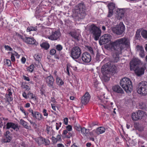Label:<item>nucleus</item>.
Masks as SVG:
<instances>
[{
  "mask_svg": "<svg viewBox=\"0 0 147 147\" xmlns=\"http://www.w3.org/2000/svg\"><path fill=\"white\" fill-rule=\"evenodd\" d=\"M130 41L129 38L124 37L116 40L113 42H111L108 45V48L112 51H114L113 53V60L117 63L119 59V54H121L122 51L125 47L129 48L130 47Z\"/></svg>",
  "mask_w": 147,
  "mask_h": 147,
  "instance_id": "f257e3e1",
  "label": "nucleus"
},
{
  "mask_svg": "<svg viewBox=\"0 0 147 147\" xmlns=\"http://www.w3.org/2000/svg\"><path fill=\"white\" fill-rule=\"evenodd\" d=\"M101 71L102 74V80L105 82L109 80L110 75H113L118 71L115 65L111 64L110 62L106 63L102 66Z\"/></svg>",
  "mask_w": 147,
  "mask_h": 147,
  "instance_id": "f03ea898",
  "label": "nucleus"
},
{
  "mask_svg": "<svg viewBox=\"0 0 147 147\" xmlns=\"http://www.w3.org/2000/svg\"><path fill=\"white\" fill-rule=\"evenodd\" d=\"M86 7L83 2L80 3L74 7L73 13L74 16L78 18V20L84 19L86 15Z\"/></svg>",
  "mask_w": 147,
  "mask_h": 147,
  "instance_id": "7ed1b4c3",
  "label": "nucleus"
},
{
  "mask_svg": "<svg viewBox=\"0 0 147 147\" xmlns=\"http://www.w3.org/2000/svg\"><path fill=\"white\" fill-rule=\"evenodd\" d=\"M120 85L126 92H131L132 89V82L130 79L124 77L121 79L120 82Z\"/></svg>",
  "mask_w": 147,
  "mask_h": 147,
  "instance_id": "20e7f679",
  "label": "nucleus"
},
{
  "mask_svg": "<svg viewBox=\"0 0 147 147\" xmlns=\"http://www.w3.org/2000/svg\"><path fill=\"white\" fill-rule=\"evenodd\" d=\"M89 30L94 39L96 40H98L101 33L100 28L93 24L90 26Z\"/></svg>",
  "mask_w": 147,
  "mask_h": 147,
  "instance_id": "39448f33",
  "label": "nucleus"
},
{
  "mask_svg": "<svg viewBox=\"0 0 147 147\" xmlns=\"http://www.w3.org/2000/svg\"><path fill=\"white\" fill-rule=\"evenodd\" d=\"M137 92L141 95L147 94V82L143 81L137 85Z\"/></svg>",
  "mask_w": 147,
  "mask_h": 147,
  "instance_id": "423d86ee",
  "label": "nucleus"
},
{
  "mask_svg": "<svg viewBox=\"0 0 147 147\" xmlns=\"http://www.w3.org/2000/svg\"><path fill=\"white\" fill-rule=\"evenodd\" d=\"M125 30V26L121 22L115 26L111 28V30L113 32L118 35H121L124 33Z\"/></svg>",
  "mask_w": 147,
  "mask_h": 147,
  "instance_id": "0eeeda50",
  "label": "nucleus"
},
{
  "mask_svg": "<svg viewBox=\"0 0 147 147\" xmlns=\"http://www.w3.org/2000/svg\"><path fill=\"white\" fill-rule=\"evenodd\" d=\"M81 53L80 48L78 46H75L72 49L71 53V57L74 59H76L80 57Z\"/></svg>",
  "mask_w": 147,
  "mask_h": 147,
  "instance_id": "6e6552de",
  "label": "nucleus"
},
{
  "mask_svg": "<svg viewBox=\"0 0 147 147\" xmlns=\"http://www.w3.org/2000/svg\"><path fill=\"white\" fill-rule=\"evenodd\" d=\"M112 36L110 34H105L100 38L99 43L100 45L105 44L111 41Z\"/></svg>",
  "mask_w": 147,
  "mask_h": 147,
  "instance_id": "1a4fd4ad",
  "label": "nucleus"
},
{
  "mask_svg": "<svg viewBox=\"0 0 147 147\" xmlns=\"http://www.w3.org/2000/svg\"><path fill=\"white\" fill-rule=\"evenodd\" d=\"M141 64V61L138 58H134L130 63V69L132 70L135 68L139 67V65Z\"/></svg>",
  "mask_w": 147,
  "mask_h": 147,
  "instance_id": "9d476101",
  "label": "nucleus"
},
{
  "mask_svg": "<svg viewBox=\"0 0 147 147\" xmlns=\"http://www.w3.org/2000/svg\"><path fill=\"white\" fill-rule=\"evenodd\" d=\"M35 141L39 146L44 144L46 146L49 145L50 142L48 139H45L42 137H39L35 139Z\"/></svg>",
  "mask_w": 147,
  "mask_h": 147,
  "instance_id": "9b49d317",
  "label": "nucleus"
},
{
  "mask_svg": "<svg viewBox=\"0 0 147 147\" xmlns=\"http://www.w3.org/2000/svg\"><path fill=\"white\" fill-rule=\"evenodd\" d=\"M61 34L59 31L56 30L54 32H52L50 36H47L48 38L50 40H59Z\"/></svg>",
  "mask_w": 147,
  "mask_h": 147,
  "instance_id": "f8f14e48",
  "label": "nucleus"
},
{
  "mask_svg": "<svg viewBox=\"0 0 147 147\" xmlns=\"http://www.w3.org/2000/svg\"><path fill=\"white\" fill-rule=\"evenodd\" d=\"M144 116V113L143 111L140 110H138L137 112L132 113L131 118L133 120L137 121L141 119Z\"/></svg>",
  "mask_w": 147,
  "mask_h": 147,
  "instance_id": "ddd939ff",
  "label": "nucleus"
},
{
  "mask_svg": "<svg viewBox=\"0 0 147 147\" xmlns=\"http://www.w3.org/2000/svg\"><path fill=\"white\" fill-rule=\"evenodd\" d=\"M47 85L50 88H54L53 85L54 78L51 75L45 78Z\"/></svg>",
  "mask_w": 147,
  "mask_h": 147,
  "instance_id": "4468645a",
  "label": "nucleus"
},
{
  "mask_svg": "<svg viewBox=\"0 0 147 147\" xmlns=\"http://www.w3.org/2000/svg\"><path fill=\"white\" fill-rule=\"evenodd\" d=\"M81 58L82 61L85 63H89L92 59L90 55L87 52H84L82 54Z\"/></svg>",
  "mask_w": 147,
  "mask_h": 147,
  "instance_id": "2eb2a0df",
  "label": "nucleus"
},
{
  "mask_svg": "<svg viewBox=\"0 0 147 147\" xmlns=\"http://www.w3.org/2000/svg\"><path fill=\"white\" fill-rule=\"evenodd\" d=\"M109 9L108 14L107 17H111L113 14V12L115 9V5L113 3H109L107 5Z\"/></svg>",
  "mask_w": 147,
  "mask_h": 147,
  "instance_id": "dca6fc26",
  "label": "nucleus"
},
{
  "mask_svg": "<svg viewBox=\"0 0 147 147\" xmlns=\"http://www.w3.org/2000/svg\"><path fill=\"white\" fill-rule=\"evenodd\" d=\"M12 134L9 131H7L4 134V136L3 141L4 142H10L12 139Z\"/></svg>",
  "mask_w": 147,
  "mask_h": 147,
  "instance_id": "f3484780",
  "label": "nucleus"
},
{
  "mask_svg": "<svg viewBox=\"0 0 147 147\" xmlns=\"http://www.w3.org/2000/svg\"><path fill=\"white\" fill-rule=\"evenodd\" d=\"M69 34L76 41H78L80 40L81 35L79 33L75 31H71Z\"/></svg>",
  "mask_w": 147,
  "mask_h": 147,
  "instance_id": "a211bd4d",
  "label": "nucleus"
},
{
  "mask_svg": "<svg viewBox=\"0 0 147 147\" xmlns=\"http://www.w3.org/2000/svg\"><path fill=\"white\" fill-rule=\"evenodd\" d=\"M145 69V67H139L133 69L135 71V73L138 76H140L144 73V70Z\"/></svg>",
  "mask_w": 147,
  "mask_h": 147,
  "instance_id": "6ab92c4d",
  "label": "nucleus"
},
{
  "mask_svg": "<svg viewBox=\"0 0 147 147\" xmlns=\"http://www.w3.org/2000/svg\"><path fill=\"white\" fill-rule=\"evenodd\" d=\"M90 97V96L88 92H86L82 98V103L84 105L87 104L89 102Z\"/></svg>",
  "mask_w": 147,
  "mask_h": 147,
  "instance_id": "aec40b11",
  "label": "nucleus"
},
{
  "mask_svg": "<svg viewBox=\"0 0 147 147\" xmlns=\"http://www.w3.org/2000/svg\"><path fill=\"white\" fill-rule=\"evenodd\" d=\"M6 129H9L11 128L14 130L16 129V130L17 131L19 129L18 128V125L12 122L7 123L6 124Z\"/></svg>",
  "mask_w": 147,
  "mask_h": 147,
  "instance_id": "412c9836",
  "label": "nucleus"
},
{
  "mask_svg": "<svg viewBox=\"0 0 147 147\" xmlns=\"http://www.w3.org/2000/svg\"><path fill=\"white\" fill-rule=\"evenodd\" d=\"M124 12L123 9H117L116 12V14L117 15V19L119 20L121 19L124 16Z\"/></svg>",
  "mask_w": 147,
  "mask_h": 147,
  "instance_id": "4be33fe9",
  "label": "nucleus"
},
{
  "mask_svg": "<svg viewBox=\"0 0 147 147\" xmlns=\"http://www.w3.org/2000/svg\"><path fill=\"white\" fill-rule=\"evenodd\" d=\"M24 41L27 43L36 45V40L33 38L26 37L24 39Z\"/></svg>",
  "mask_w": 147,
  "mask_h": 147,
  "instance_id": "5701e85b",
  "label": "nucleus"
},
{
  "mask_svg": "<svg viewBox=\"0 0 147 147\" xmlns=\"http://www.w3.org/2000/svg\"><path fill=\"white\" fill-rule=\"evenodd\" d=\"M113 91L118 93L123 94L124 91L122 89L119 85H115L112 88Z\"/></svg>",
  "mask_w": 147,
  "mask_h": 147,
  "instance_id": "b1692460",
  "label": "nucleus"
},
{
  "mask_svg": "<svg viewBox=\"0 0 147 147\" xmlns=\"http://www.w3.org/2000/svg\"><path fill=\"white\" fill-rule=\"evenodd\" d=\"M105 130V128L104 127H100L96 129V132L97 134H99L104 133Z\"/></svg>",
  "mask_w": 147,
  "mask_h": 147,
  "instance_id": "393cba45",
  "label": "nucleus"
},
{
  "mask_svg": "<svg viewBox=\"0 0 147 147\" xmlns=\"http://www.w3.org/2000/svg\"><path fill=\"white\" fill-rule=\"evenodd\" d=\"M32 116L34 118L38 120H40L41 119V115L37 111L34 112V113Z\"/></svg>",
  "mask_w": 147,
  "mask_h": 147,
  "instance_id": "a878e982",
  "label": "nucleus"
},
{
  "mask_svg": "<svg viewBox=\"0 0 147 147\" xmlns=\"http://www.w3.org/2000/svg\"><path fill=\"white\" fill-rule=\"evenodd\" d=\"M141 30L142 28H139L137 30L135 36V39H136L139 40L141 38V36L140 35V32L141 31Z\"/></svg>",
  "mask_w": 147,
  "mask_h": 147,
  "instance_id": "bb28decb",
  "label": "nucleus"
},
{
  "mask_svg": "<svg viewBox=\"0 0 147 147\" xmlns=\"http://www.w3.org/2000/svg\"><path fill=\"white\" fill-rule=\"evenodd\" d=\"M20 124L22 125L25 128L29 129L30 127V126L27 125V123L25 121L22 119L20 120Z\"/></svg>",
  "mask_w": 147,
  "mask_h": 147,
  "instance_id": "cd10ccee",
  "label": "nucleus"
},
{
  "mask_svg": "<svg viewBox=\"0 0 147 147\" xmlns=\"http://www.w3.org/2000/svg\"><path fill=\"white\" fill-rule=\"evenodd\" d=\"M41 47L45 50H47L50 47L49 44L47 43L43 42L40 45Z\"/></svg>",
  "mask_w": 147,
  "mask_h": 147,
  "instance_id": "c85d7f7f",
  "label": "nucleus"
},
{
  "mask_svg": "<svg viewBox=\"0 0 147 147\" xmlns=\"http://www.w3.org/2000/svg\"><path fill=\"white\" fill-rule=\"evenodd\" d=\"M80 131L82 134L86 136H87L89 132L88 129H86L85 127H83L81 129Z\"/></svg>",
  "mask_w": 147,
  "mask_h": 147,
  "instance_id": "c756f323",
  "label": "nucleus"
},
{
  "mask_svg": "<svg viewBox=\"0 0 147 147\" xmlns=\"http://www.w3.org/2000/svg\"><path fill=\"white\" fill-rule=\"evenodd\" d=\"M135 127L136 129L139 131H142L144 129L143 127L139 123L136 124L135 125Z\"/></svg>",
  "mask_w": 147,
  "mask_h": 147,
  "instance_id": "7c9ffc66",
  "label": "nucleus"
},
{
  "mask_svg": "<svg viewBox=\"0 0 147 147\" xmlns=\"http://www.w3.org/2000/svg\"><path fill=\"white\" fill-rule=\"evenodd\" d=\"M56 83L59 86H62L64 83L62 80L58 77L56 78Z\"/></svg>",
  "mask_w": 147,
  "mask_h": 147,
  "instance_id": "2f4dec72",
  "label": "nucleus"
},
{
  "mask_svg": "<svg viewBox=\"0 0 147 147\" xmlns=\"http://www.w3.org/2000/svg\"><path fill=\"white\" fill-rule=\"evenodd\" d=\"M37 26L34 27L32 26H30L28 28L27 30V32H30L32 31H36L37 30Z\"/></svg>",
  "mask_w": 147,
  "mask_h": 147,
  "instance_id": "473e14b6",
  "label": "nucleus"
},
{
  "mask_svg": "<svg viewBox=\"0 0 147 147\" xmlns=\"http://www.w3.org/2000/svg\"><path fill=\"white\" fill-rule=\"evenodd\" d=\"M141 34L142 37L145 39H147V31L146 30H143L142 31Z\"/></svg>",
  "mask_w": 147,
  "mask_h": 147,
  "instance_id": "72a5a7b5",
  "label": "nucleus"
},
{
  "mask_svg": "<svg viewBox=\"0 0 147 147\" xmlns=\"http://www.w3.org/2000/svg\"><path fill=\"white\" fill-rule=\"evenodd\" d=\"M139 104L140 109H143L146 108V105L144 102H141Z\"/></svg>",
  "mask_w": 147,
  "mask_h": 147,
  "instance_id": "f704fd0d",
  "label": "nucleus"
},
{
  "mask_svg": "<svg viewBox=\"0 0 147 147\" xmlns=\"http://www.w3.org/2000/svg\"><path fill=\"white\" fill-rule=\"evenodd\" d=\"M34 67V65L33 64H31L29 67H27V70L30 72H32L33 71Z\"/></svg>",
  "mask_w": 147,
  "mask_h": 147,
  "instance_id": "c9c22d12",
  "label": "nucleus"
},
{
  "mask_svg": "<svg viewBox=\"0 0 147 147\" xmlns=\"http://www.w3.org/2000/svg\"><path fill=\"white\" fill-rule=\"evenodd\" d=\"M27 95L28 96V97H30L31 99H34L36 100V96H33V93H32L30 92H29L28 93V94Z\"/></svg>",
  "mask_w": 147,
  "mask_h": 147,
  "instance_id": "e433bc0d",
  "label": "nucleus"
},
{
  "mask_svg": "<svg viewBox=\"0 0 147 147\" xmlns=\"http://www.w3.org/2000/svg\"><path fill=\"white\" fill-rule=\"evenodd\" d=\"M136 49H137V51H141L144 50V49L142 46H140L139 45H137L136 47Z\"/></svg>",
  "mask_w": 147,
  "mask_h": 147,
  "instance_id": "4c0bfd02",
  "label": "nucleus"
},
{
  "mask_svg": "<svg viewBox=\"0 0 147 147\" xmlns=\"http://www.w3.org/2000/svg\"><path fill=\"white\" fill-rule=\"evenodd\" d=\"M34 57L35 59V60L38 61V62H39L40 61V57L39 56V55L37 54H35L34 55Z\"/></svg>",
  "mask_w": 147,
  "mask_h": 147,
  "instance_id": "58836bf2",
  "label": "nucleus"
},
{
  "mask_svg": "<svg viewBox=\"0 0 147 147\" xmlns=\"http://www.w3.org/2000/svg\"><path fill=\"white\" fill-rule=\"evenodd\" d=\"M4 62L8 66H10L11 65V62L10 60L6 59L5 61L4 60Z\"/></svg>",
  "mask_w": 147,
  "mask_h": 147,
  "instance_id": "ea45409f",
  "label": "nucleus"
},
{
  "mask_svg": "<svg viewBox=\"0 0 147 147\" xmlns=\"http://www.w3.org/2000/svg\"><path fill=\"white\" fill-rule=\"evenodd\" d=\"M145 55V54L144 51V50H142L141 51H140L139 55L141 57H142V58H143L144 57Z\"/></svg>",
  "mask_w": 147,
  "mask_h": 147,
  "instance_id": "a19ab883",
  "label": "nucleus"
},
{
  "mask_svg": "<svg viewBox=\"0 0 147 147\" xmlns=\"http://www.w3.org/2000/svg\"><path fill=\"white\" fill-rule=\"evenodd\" d=\"M75 128L78 131H80L82 128L80 125L77 124H76V125H75Z\"/></svg>",
  "mask_w": 147,
  "mask_h": 147,
  "instance_id": "79ce46f5",
  "label": "nucleus"
},
{
  "mask_svg": "<svg viewBox=\"0 0 147 147\" xmlns=\"http://www.w3.org/2000/svg\"><path fill=\"white\" fill-rule=\"evenodd\" d=\"M63 47L60 45H58L56 46V49L58 51H61Z\"/></svg>",
  "mask_w": 147,
  "mask_h": 147,
  "instance_id": "37998d69",
  "label": "nucleus"
},
{
  "mask_svg": "<svg viewBox=\"0 0 147 147\" xmlns=\"http://www.w3.org/2000/svg\"><path fill=\"white\" fill-rule=\"evenodd\" d=\"M56 53V51L55 49H51L50 51V53L51 55H54Z\"/></svg>",
  "mask_w": 147,
  "mask_h": 147,
  "instance_id": "c03bdc74",
  "label": "nucleus"
},
{
  "mask_svg": "<svg viewBox=\"0 0 147 147\" xmlns=\"http://www.w3.org/2000/svg\"><path fill=\"white\" fill-rule=\"evenodd\" d=\"M100 55L99 53H97L96 57V59L97 61H98L100 60Z\"/></svg>",
  "mask_w": 147,
  "mask_h": 147,
  "instance_id": "a18cd8bd",
  "label": "nucleus"
},
{
  "mask_svg": "<svg viewBox=\"0 0 147 147\" xmlns=\"http://www.w3.org/2000/svg\"><path fill=\"white\" fill-rule=\"evenodd\" d=\"M52 142L53 143H56L57 141V139L53 136L52 137Z\"/></svg>",
  "mask_w": 147,
  "mask_h": 147,
  "instance_id": "49530a36",
  "label": "nucleus"
},
{
  "mask_svg": "<svg viewBox=\"0 0 147 147\" xmlns=\"http://www.w3.org/2000/svg\"><path fill=\"white\" fill-rule=\"evenodd\" d=\"M98 124V123L96 121H94L92 123H91L90 125V127H92L95 125H97Z\"/></svg>",
  "mask_w": 147,
  "mask_h": 147,
  "instance_id": "de8ad7c7",
  "label": "nucleus"
},
{
  "mask_svg": "<svg viewBox=\"0 0 147 147\" xmlns=\"http://www.w3.org/2000/svg\"><path fill=\"white\" fill-rule=\"evenodd\" d=\"M47 126L46 130L47 131L48 134H49L51 129H52V127L49 126H48L47 125Z\"/></svg>",
  "mask_w": 147,
  "mask_h": 147,
  "instance_id": "09e8293b",
  "label": "nucleus"
},
{
  "mask_svg": "<svg viewBox=\"0 0 147 147\" xmlns=\"http://www.w3.org/2000/svg\"><path fill=\"white\" fill-rule=\"evenodd\" d=\"M67 130L68 131H70L72 130V126L70 125H68L66 127Z\"/></svg>",
  "mask_w": 147,
  "mask_h": 147,
  "instance_id": "8fccbe9b",
  "label": "nucleus"
},
{
  "mask_svg": "<svg viewBox=\"0 0 147 147\" xmlns=\"http://www.w3.org/2000/svg\"><path fill=\"white\" fill-rule=\"evenodd\" d=\"M88 49L91 54H94V51L92 48L91 47H88Z\"/></svg>",
  "mask_w": 147,
  "mask_h": 147,
  "instance_id": "3c124183",
  "label": "nucleus"
},
{
  "mask_svg": "<svg viewBox=\"0 0 147 147\" xmlns=\"http://www.w3.org/2000/svg\"><path fill=\"white\" fill-rule=\"evenodd\" d=\"M7 91H8V94H6V96H11V95H12V92H11V90L10 89H8L7 90Z\"/></svg>",
  "mask_w": 147,
  "mask_h": 147,
  "instance_id": "603ef678",
  "label": "nucleus"
},
{
  "mask_svg": "<svg viewBox=\"0 0 147 147\" xmlns=\"http://www.w3.org/2000/svg\"><path fill=\"white\" fill-rule=\"evenodd\" d=\"M23 88H25L26 90H29L30 89L29 86L26 85H23Z\"/></svg>",
  "mask_w": 147,
  "mask_h": 147,
  "instance_id": "864d4df0",
  "label": "nucleus"
},
{
  "mask_svg": "<svg viewBox=\"0 0 147 147\" xmlns=\"http://www.w3.org/2000/svg\"><path fill=\"white\" fill-rule=\"evenodd\" d=\"M64 123L65 125H67L68 124V119L67 118H65L64 119Z\"/></svg>",
  "mask_w": 147,
  "mask_h": 147,
  "instance_id": "5fc2aeb1",
  "label": "nucleus"
},
{
  "mask_svg": "<svg viewBox=\"0 0 147 147\" xmlns=\"http://www.w3.org/2000/svg\"><path fill=\"white\" fill-rule=\"evenodd\" d=\"M3 121L2 118H0V127H1L3 126Z\"/></svg>",
  "mask_w": 147,
  "mask_h": 147,
  "instance_id": "6e6d98bb",
  "label": "nucleus"
},
{
  "mask_svg": "<svg viewBox=\"0 0 147 147\" xmlns=\"http://www.w3.org/2000/svg\"><path fill=\"white\" fill-rule=\"evenodd\" d=\"M43 113L44 116H47L48 115V113H47V110L45 109H43Z\"/></svg>",
  "mask_w": 147,
  "mask_h": 147,
  "instance_id": "4d7b16f0",
  "label": "nucleus"
},
{
  "mask_svg": "<svg viewBox=\"0 0 147 147\" xmlns=\"http://www.w3.org/2000/svg\"><path fill=\"white\" fill-rule=\"evenodd\" d=\"M5 48L6 49L9 51H11L12 50V49L10 47L7 45L5 46Z\"/></svg>",
  "mask_w": 147,
  "mask_h": 147,
  "instance_id": "13d9d810",
  "label": "nucleus"
},
{
  "mask_svg": "<svg viewBox=\"0 0 147 147\" xmlns=\"http://www.w3.org/2000/svg\"><path fill=\"white\" fill-rule=\"evenodd\" d=\"M23 78L26 81H30V80L29 79V77H26L25 76H23Z\"/></svg>",
  "mask_w": 147,
  "mask_h": 147,
  "instance_id": "bf43d9fd",
  "label": "nucleus"
},
{
  "mask_svg": "<svg viewBox=\"0 0 147 147\" xmlns=\"http://www.w3.org/2000/svg\"><path fill=\"white\" fill-rule=\"evenodd\" d=\"M72 136V134L71 132H69L68 133V134L66 136L67 138H70Z\"/></svg>",
  "mask_w": 147,
  "mask_h": 147,
  "instance_id": "052dcab7",
  "label": "nucleus"
},
{
  "mask_svg": "<svg viewBox=\"0 0 147 147\" xmlns=\"http://www.w3.org/2000/svg\"><path fill=\"white\" fill-rule=\"evenodd\" d=\"M28 111L29 113H31V115L32 116L34 113L33 112V110L30 108L29 110Z\"/></svg>",
  "mask_w": 147,
  "mask_h": 147,
  "instance_id": "680f3d73",
  "label": "nucleus"
},
{
  "mask_svg": "<svg viewBox=\"0 0 147 147\" xmlns=\"http://www.w3.org/2000/svg\"><path fill=\"white\" fill-rule=\"evenodd\" d=\"M29 121L30 123L33 126L35 127H36L37 125L35 123L33 122V121H31V120H30Z\"/></svg>",
  "mask_w": 147,
  "mask_h": 147,
  "instance_id": "e2e57ef3",
  "label": "nucleus"
},
{
  "mask_svg": "<svg viewBox=\"0 0 147 147\" xmlns=\"http://www.w3.org/2000/svg\"><path fill=\"white\" fill-rule=\"evenodd\" d=\"M26 61V59L23 57L21 59V61L23 63H24Z\"/></svg>",
  "mask_w": 147,
  "mask_h": 147,
  "instance_id": "0e129e2a",
  "label": "nucleus"
},
{
  "mask_svg": "<svg viewBox=\"0 0 147 147\" xmlns=\"http://www.w3.org/2000/svg\"><path fill=\"white\" fill-rule=\"evenodd\" d=\"M11 60L12 61H15V58L14 56L12 54L11 55Z\"/></svg>",
  "mask_w": 147,
  "mask_h": 147,
  "instance_id": "69168bd1",
  "label": "nucleus"
},
{
  "mask_svg": "<svg viewBox=\"0 0 147 147\" xmlns=\"http://www.w3.org/2000/svg\"><path fill=\"white\" fill-rule=\"evenodd\" d=\"M22 95H23V96L25 98H27V96L26 95V93L25 92H23V93Z\"/></svg>",
  "mask_w": 147,
  "mask_h": 147,
  "instance_id": "338daca9",
  "label": "nucleus"
},
{
  "mask_svg": "<svg viewBox=\"0 0 147 147\" xmlns=\"http://www.w3.org/2000/svg\"><path fill=\"white\" fill-rule=\"evenodd\" d=\"M57 147H64V145L61 144H57Z\"/></svg>",
  "mask_w": 147,
  "mask_h": 147,
  "instance_id": "774afa93",
  "label": "nucleus"
}]
</instances>
